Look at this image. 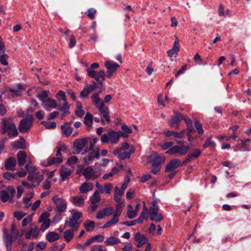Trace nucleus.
Wrapping results in <instances>:
<instances>
[{"instance_id":"1","label":"nucleus","mask_w":251,"mask_h":251,"mask_svg":"<svg viewBox=\"0 0 251 251\" xmlns=\"http://www.w3.org/2000/svg\"><path fill=\"white\" fill-rule=\"evenodd\" d=\"M91 99L98 109L100 113L102 115V117L105 121L109 123L110 121L109 117V110L108 108L105 105L102 99H101L99 96L98 93H94L91 97Z\"/></svg>"},{"instance_id":"2","label":"nucleus","mask_w":251,"mask_h":251,"mask_svg":"<svg viewBox=\"0 0 251 251\" xmlns=\"http://www.w3.org/2000/svg\"><path fill=\"white\" fill-rule=\"evenodd\" d=\"M0 132L4 134L7 133L10 138L16 136L18 131L16 126L11 118H5L1 122V128Z\"/></svg>"},{"instance_id":"3","label":"nucleus","mask_w":251,"mask_h":251,"mask_svg":"<svg viewBox=\"0 0 251 251\" xmlns=\"http://www.w3.org/2000/svg\"><path fill=\"white\" fill-rule=\"evenodd\" d=\"M176 143L179 145H176L170 148L166 153L171 155H173L178 153L180 155H183L185 154L191 148V145H184V142L183 141H176Z\"/></svg>"},{"instance_id":"4","label":"nucleus","mask_w":251,"mask_h":251,"mask_svg":"<svg viewBox=\"0 0 251 251\" xmlns=\"http://www.w3.org/2000/svg\"><path fill=\"white\" fill-rule=\"evenodd\" d=\"M33 121L32 115H28L23 118L20 122L19 130L21 133H24L28 132L31 128Z\"/></svg>"},{"instance_id":"5","label":"nucleus","mask_w":251,"mask_h":251,"mask_svg":"<svg viewBox=\"0 0 251 251\" xmlns=\"http://www.w3.org/2000/svg\"><path fill=\"white\" fill-rule=\"evenodd\" d=\"M16 193L14 188L11 186H8L6 190H2L0 192V199L3 202L8 201L10 203L14 202L13 198Z\"/></svg>"},{"instance_id":"6","label":"nucleus","mask_w":251,"mask_h":251,"mask_svg":"<svg viewBox=\"0 0 251 251\" xmlns=\"http://www.w3.org/2000/svg\"><path fill=\"white\" fill-rule=\"evenodd\" d=\"M87 73L88 75L90 78L95 79L96 81L99 83L100 88H101L102 86V81L105 75V72L103 70H101L99 72H97L94 70L87 68Z\"/></svg>"},{"instance_id":"7","label":"nucleus","mask_w":251,"mask_h":251,"mask_svg":"<svg viewBox=\"0 0 251 251\" xmlns=\"http://www.w3.org/2000/svg\"><path fill=\"white\" fill-rule=\"evenodd\" d=\"M85 156L83 159L84 165H87L90 163L95 158H98L100 157V151L99 149L95 150L85 149Z\"/></svg>"},{"instance_id":"8","label":"nucleus","mask_w":251,"mask_h":251,"mask_svg":"<svg viewBox=\"0 0 251 251\" xmlns=\"http://www.w3.org/2000/svg\"><path fill=\"white\" fill-rule=\"evenodd\" d=\"M82 217V213L81 212H75L69 221L66 220L65 221V227L66 225L68 224L69 226L72 227L75 230H77L80 225V222H78L79 220Z\"/></svg>"},{"instance_id":"9","label":"nucleus","mask_w":251,"mask_h":251,"mask_svg":"<svg viewBox=\"0 0 251 251\" xmlns=\"http://www.w3.org/2000/svg\"><path fill=\"white\" fill-rule=\"evenodd\" d=\"M154 155V158L151 160L152 169L151 172L156 174L161 169V164L163 163L165 160V158L163 156H157L156 152H154L152 154Z\"/></svg>"},{"instance_id":"10","label":"nucleus","mask_w":251,"mask_h":251,"mask_svg":"<svg viewBox=\"0 0 251 251\" xmlns=\"http://www.w3.org/2000/svg\"><path fill=\"white\" fill-rule=\"evenodd\" d=\"M52 199L58 212L62 213L66 211L67 205V201L65 200L59 198L56 195H54Z\"/></svg>"},{"instance_id":"11","label":"nucleus","mask_w":251,"mask_h":251,"mask_svg":"<svg viewBox=\"0 0 251 251\" xmlns=\"http://www.w3.org/2000/svg\"><path fill=\"white\" fill-rule=\"evenodd\" d=\"M82 174L85 179L89 180L95 179L100 175V173L95 172L92 166H89L83 170Z\"/></svg>"},{"instance_id":"12","label":"nucleus","mask_w":251,"mask_h":251,"mask_svg":"<svg viewBox=\"0 0 251 251\" xmlns=\"http://www.w3.org/2000/svg\"><path fill=\"white\" fill-rule=\"evenodd\" d=\"M104 65L107 70V77L109 78L112 77L116 73L118 68L120 67L119 64L111 61H106Z\"/></svg>"},{"instance_id":"13","label":"nucleus","mask_w":251,"mask_h":251,"mask_svg":"<svg viewBox=\"0 0 251 251\" xmlns=\"http://www.w3.org/2000/svg\"><path fill=\"white\" fill-rule=\"evenodd\" d=\"M159 208H150V219L152 221L160 222L163 218L162 215L158 213Z\"/></svg>"},{"instance_id":"14","label":"nucleus","mask_w":251,"mask_h":251,"mask_svg":"<svg viewBox=\"0 0 251 251\" xmlns=\"http://www.w3.org/2000/svg\"><path fill=\"white\" fill-rule=\"evenodd\" d=\"M87 142L85 138L77 139L74 142V147L77 153H79L84 148Z\"/></svg>"},{"instance_id":"15","label":"nucleus","mask_w":251,"mask_h":251,"mask_svg":"<svg viewBox=\"0 0 251 251\" xmlns=\"http://www.w3.org/2000/svg\"><path fill=\"white\" fill-rule=\"evenodd\" d=\"M42 107L47 111H50L52 109H55L57 107L56 101L50 98H49L42 104Z\"/></svg>"},{"instance_id":"16","label":"nucleus","mask_w":251,"mask_h":251,"mask_svg":"<svg viewBox=\"0 0 251 251\" xmlns=\"http://www.w3.org/2000/svg\"><path fill=\"white\" fill-rule=\"evenodd\" d=\"M181 164V162L178 159H175L171 160L166 166L165 169L166 172H171L174 171Z\"/></svg>"},{"instance_id":"17","label":"nucleus","mask_w":251,"mask_h":251,"mask_svg":"<svg viewBox=\"0 0 251 251\" xmlns=\"http://www.w3.org/2000/svg\"><path fill=\"white\" fill-rule=\"evenodd\" d=\"M27 179L32 183H36V185H38L44 179V176L39 173H34L29 174Z\"/></svg>"},{"instance_id":"18","label":"nucleus","mask_w":251,"mask_h":251,"mask_svg":"<svg viewBox=\"0 0 251 251\" xmlns=\"http://www.w3.org/2000/svg\"><path fill=\"white\" fill-rule=\"evenodd\" d=\"M62 162V155L56 156V157H51L48 158L47 163H43L42 165L44 166H50L52 164H59Z\"/></svg>"},{"instance_id":"19","label":"nucleus","mask_w":251,"mask_h":251,"mask_svg":"<svg viewBox=\"0 0 251 251\" xmlns=\"http://www.w3.org/2000/svg\"><path fill=\"white\" fill-rule=\"evenodd\" d=\"M16 160L14 157H9L6 160L4 164V167L7 170L14 171L15 170L16 165Z\"/></svg>"},{"instance_id":"20","label":"nucleus","mask_w":251,"mask_h":251,"mask_svg":"<svg viewBox=\"0 0 251 251\" xmlns=\"http://www.w3.org/2000/svg\"><path fill=\"white\" fill-rule=\"evenodd\" d=\"M27 158L26 154L24 151H19L17 154L18 164L19 167L23 166L25 163Z\"/></svg>"},{"instance_id":"21","label":"nucleus","mask_w":251,"mask_h":251,"mask_svg":"<svg viewBox=\"0 0 251 251\" xmlns=\"http://www.w3.org/2000/svg\"><path fill=\"white\" fill-rule=\"evenodd\" d=\"M60 175L62 181L68 179L72 174V171L70 169L66 167H62L59 171Z\"/></svg>"},{"instance_id":"22","label":"nucleus","mask_w":251,"mask_h":251,"mask_svg":"<svg viewBox=\"0 0 251 251\" xmlns=\"http://www.w3.org/2000/svg\"><path fill=\"white\" fill-rule=\"evenodd\" d=\"M15 240H16V239H14V238L8 233L6 232L4 233L3 240L6 249H12V243Z\"/></svg>"},{"instance_id":"23","label":"nucleus","mask_w":251,"mask_h":251,"mask_svg":"<svg viewBox=\"0 0 251 251\" xmlns=\"http://www.w3.org/2000/svg\"><path fill=\"white\" fill-rule=\"evenodd\" d=\"M94 186L90 182H84L79 187V191L82 194L87 193L88 192L93 190Z\"/></svg>"},{"instance_id":"24","label":"nucleus","mask_w":251,"mask_h":251,"mask_svg":"<svg viewBox=\"0 0 251 251\" xmlns=\"http://www.w3.org/2000/svg\"><path fill=\"white\" fill-rule=\"evenodd\" d=\"M70 123L66 122L61 126L62 133L66 136H69L72 132L73 128L71 126Z\"/></svg>"},{"instance_id":"25","label":"nucleus","mask_w":251,"mask_h":251,"mask_svg":"<svg viewBox=\"0 0 251 251\" xmlns=\"http://www.w3.org/2000/svg\"><path fill=\"white\" fill-rule=\"evenodd\" d=\"M12 146L17 149H24L25 148V141L22 136H20V140L15 141L12 143Z\"/></svg>"},{"instance_id":"26","label":"nucleus","mask_w":251,"mask_h":251,"mask_svg":"<svg viewBox=\"0 0 251 251\" xmlns=\"http://www.w3.org/2000/svg\"><path fill=\"white\" fill-rule=\"evenodd\" d=\"M186 130H183L180 132L178 133L176 131L168 130L164 132V134L166 137H170L174 136L175 137L181 138H183L185 134Z\"/></svg>"},{"instance_id":"27","label":"nucleus","mask_w":251,"mask_h":251,"mask_svg":"<svg viewBox=\"0 0 251 251\" xmlns=\"http://www.w3.org/2000/svg\"><path fill=\"white\" fill-rule=\"evenodd\" d=\"M110 141L112 144H117L119 141V135L117 131L113 130L109 131Z\"/></svg>"},{"instance_id":"28","label":"nucleus","mask_w":251,"mask_h":251,"mask_svg":"<svg viewBox=\"0 0 251 251\" xmlns=\"http://www.w3.org/2000/svg\"><path fill=\"white\" fill-rule=\"evenodd\" d=\"M120 243H121L120 239L113 236L108 237L104 241L105 245L108 246H114Z\"/></svg>"},{"instance_id":"29","label":"nucleus","mask_w":251,"mask_h":251,"mask_svg":"<svg viewBox=\"0 0 251 251\" xmlns=\"http://www.w3.org/2000/svg\"><path fill=\"white\" fill-rule=\"evenodd\" d=\"M46 238L49 242L51 243L59 239V235L57 232L50 231L46 235Z\"/></svg>"},{"instance_id":"30","label":"nucleus","mask_w":251,"mask_h":251,"mask_svg":"<svg viewBox=\"0 0 251 251\" xmlns=\"http://www.w3.org/2000/svg\"><path fill=\"white\" fill-rule=\"evenodd\" d=\"M119 221V217L117 216H115L113 215L112 218L107 221L102 227V228H107L111 227L116 224H117Z\"/></svg>"},{"instance_id":"31","label":"nucleus","mask_w":251,"mask_h":251,"mask_svg":"<svg viewBox=\"0 0 251 251\" xmlns=\"http://www.w3.org/2000/svg\"><path fill=\"white\" fill-rule=\"evenodd\" d=\"M63 236L66 242L70 241L74 236V231L72 229H67L63 233Z\"/></svg>"},{"instance_id":"32","label":"nucleus","mask_w":251,"mask_h":251,"mask_svg":"<svg viewBox=\"0 0 251 251\" xmlns=\"http://www.w3.org/2000/svg\"><path fill=\"white\" fill-rule=\"evenodd\" d=\"M73 203L76 206H81L84 204V199L81 196H75L72 198Z\"/></svg>"},{"instance_id":"33","label":"nucleus","mask_w":251,"mask_h":251,"mask_svg":"<svg viewBox=\"0 0 251 251\" xmlns=\"http://www.w3.org/2000/svg\"><path fill=\"white\" fill-rule=\"evenodd\" d=\"M148 217V209L146 207H144L143 210L142 212L139 217L136 219L137 222L141 224L143 223L144 219Z\"/></svg>"},{"instance_id":"34","label":"nucleus","mask_w":251,"mask_h":251,"mask_svg":"<svg viewBox=\"0 0 251 251\" xmlns=\"http://www.w3.org/2000/svg\"><path fill=\"white\" fill-rule=\"evenodd\" d=\"M33 193H30L28 196L25 197L23 199V202L25 208H29L31 206V200L33 197Z\"/></svg>"},{"instance_id":"35","label":"nucleus","mask_w":251,"mask_h":251,"mask_svg":"<svg viewBox=\"0 0 251 251\" xmlns=\"http://www.w3.org/2000/svg\"><path fill=\"white\" fill-rule=\"evenodd\" d=\"M124 192L122 191H120L118 187H115L114 191V200L116 202H119L121 201V198L123 195Z\"/></svg>"},{"instance_id":"36","label":"nucleus","mask_w":251,"mask_h":251,"mask_svg":"<svg viewBox=\"0 0 251 251\" xmlns=\"http://www.w3.org/2000/svg\"><path fill=\"white\" fill-rule=\"evenodd\" d=\"M134 239L136 241L142 243V244H146L148 241L146 237L144 234H141L139 232L136 233Z\"/></svg>"},{"instance_id":"37","label":"nucleus","mask_w":251,"mask_h":251,"mask_svg":"<svg viewBox=\"0 0 251 251\" xmlns=\"http://www.w3.org/2000/svg\"><path fill=\"white\" fill-rule=\"evenodd\" d=\"M93 123V116L92 114L87 113L84 118V123L88 127L91 126Z\"/></svg>"},{"instance_id":"38","label":"nucleus","mask_w":251,"mask_h":251,"mask_svg":"<svg viewBox=\"0 0 251 251\" xmlns=\"http://www.w3.org/2000/svg\"><path fill=\"white\" fill-rule=\"evenodd\" d=\"M84 226L87 231H91L95 226V223L92 221H88L84 223Z\"/></svg>"},{"instance_id":"39","label":"nucleus","mask_w":251,"mask_h":251,"mask_svg":"<svg viewBox=\"0 0 251 251\" xmlns=\"http://www.w3.org/2000/svg\"><path fill=\"white\" fill-rule=\"evenodd\" d=\"M101 197L99 191H96L93 194L92 198L90 199L91 202L92 204H95L99 202L100 200Z\"/></svg>"},{"instance_id":"40","label":"nucleus","mask_w":251,"mask_h":251,"mask_svg":"<svg viewBox=\"0 0 251 251\" xmlns=\"http://www.w3.org/2000/svg\"><path fill=\"white\" fill-rule=\"evenodd\" d=\"M10 235H12L14 239H17L19 235V231L17 229L15 224L13 223L11 225L10 230Z\"/></svg>"},{"instance_id":"41","label":"nucleus","mask_w":251,"mask_h":251,"mask_svg":"<svg viewBox=\"0 0 251 251\" xmlns=\"http://www.w3.org/2000/svg\"><path fill=\"white\" fill-rule=\"evenodd\" d=\"M230 129H232L233 130V134L232 136H228L226 137V141L229 140L231 138H232L234 140L236 141L237 138V136L236 134L235 131L239 128L238 126H231L229 128Z\"/></svg>"},{"instance_id":"42","label":"nucleus","mask_w":251,"mask_h":251,"mask_svg":"<svg viewBox=\"0 0 251 251\" xmlns=\"http://www.w3.org/2000/svg\"><path fill=\"white\" fill-rule=\"evenodd\" d=\"M128 210L127 212V216L128 218L131 219L135 218L137 216L136 212L135 211L131 205H128L127 206Z\"/></svg>"},{"instance_id":"43","label":"nucleus","mask_w":251,"mask_h":251,"mask_svg":"<svg viewBox=\"0 0 251 251\" xmlns=\"http://www.w3.org/2000/svg\"><path fill=\"white\" fill-rule=\"evenodd\" d=\"M37 97L42 101V103H44L49 98L48 97V92L44 91L41 93L38 94Z\"/></svg>"},{"instance_id":"44","label":"nucleus","mask_w":251,"mask_h":251,"mask_svg":"<svg viewBox=\"0 0 251 251\" xmlns=\"http://www.w3.org/2000/svg\"><path fill=\"white\" fill-rule=\"evenodd\" d=\"M134 152L133 151H132L131 150L129 151H125L122 153H121L120 154L118 155V158L121 160H124L126 158H129L131 153H133Z\"/></svg>"},{"instance_id":"45","label":"nucleus","mask_w":251,"mask_h":251,"mask_svg":"<svg viewBox=\"0 0 251 251\" xmlns=\"http://www.w3.org/2000/svg\"><path fill=\"white\" fill-rule=\"evenodd\" d=\"M41 124L44 125L47 129L54 128L56 126V124L54 122H49L46 121H42Z\"/></svg>"},{"instance_id":"46","label":"nucleus","mask_w":251,"mask_h":251,"mask_svg":"<svg viewBox=\"0 0 251 251\" xmlns=\"http://www.w3.org/2000/svg\"><path fill=\"white\" fill-rule=\"evenodd\" d=\"M85 87L90 93L95 90V89H96L97 88L100 89L99 83H98V84L96 83L95 81H93L92 84L88 85Z\"/></svg>"},{"instance_id":"47","label":"nucleus","mask_w":251,"mask_h":251,"mask_svg":"<svg viewBox=\"0 0 251 251\" xmlns=\"http://www.w3.org/2000/svg\"><path fill=\"white\" fill-rule=\"evenodd\" d=\"M180 120V118L179 116H175L169 121V124L171 127H174L175 125L177 124Z\"/></svg>"},{"instance_id":"48","label":"nucleus","mask_w":251,"mask_h":251,"mask_svg":"<svg viewBox=\"0 0 251 251\" xmlns=\"http://www.w3.org/2000/svg\"><path fill=\"white\" fill-rule=\"evenodd\" d=\"M50 216V213L48 212L45 211L43 212L40 216L38 222L41 223L45 221H50L48 219Z\"/></svg>"},{"instance_id":"49","label":"nucleus","mask_w":251,"mask_h":251,"mask_svg":"<svg viewBox=\"0 0 251 251\" xmlns=\"http://www.w3.org/2000/svg\"><path fill=\"white\" fill-rule=\"evenodd\" d=\"M194 126L199 134H202L204 133V130L202 128V125L199 121H196Z\"/></svg>"},{"instance_id":"50","label":"nucleus","mask_w":251,"mask_h":251,"mask_svg":"<svg viewBox=\"0 0 251 251\" xmlns=\"http://www.w3.org/2000/svg\"><path fill=\"white\" fill-rule=\"evenodd\" d=\"M201 154V151L198 149H193L189 154L193 158H198Z\"/></svg>"},{"instance_id":"51","label":"nucleus","mask_w":251,"mask_h":251,"mask_svg":"<svg viewBox=\"0 0 251 251\" xmlns=\"http://www.w3.org/2000/svg\"><path fill=\"white\" fill-rule=\"evenodd\" d=\"M69 108H70V105L68 104V102L67 101H64V103L63 104L62 106L59 108V110L60 111H62L64 113H69Z\"/></svg>"},{"instance_id":"52","label":"nucleus","mask_w":251,"mask_h":251,"mask_svg":"<svg viewBox=\"0 0 251 251\" xmlns=\"http://www.w3.org/2000/svg\"><path fill=\"white\" fill-rule=\"evenodd\" d=\"M215 146V143L212 140V137H209L205 143L203 145V147L204 148H206L208 147H214Z\"/></svg>"},{"instance_id":"53","label":"nucleus","mask_w":251,"mask_h":251,"mask_svg":"<svg viewBox=\"0 0 251 251\" xmlns=\"http://www.w3.org/2000/svg\"><path fill=\"white\" fill-rule=\"evenodd\" d=\"M33 238H36L39 235V229L38 227L34 226L29 229Z\"/></svg>"},{"instance_id":"54","label":"nucleus","mask_w":251,"mask_h":251,"mask_svg":"<svg viewBox=\"0 0 251 251\" xmlns=\"http://www.w3.org/2000/svg\"><path fill=\"white\" fill-rule=\"evenodd\" d=\"M42 224L40 228V230L44 232L50 226V221H45L41 222Z\"/></svg>"},{"instance_id":"55","label":"nucleus","mask_w":251,"mask_h":251,"mask_svg":"<svg viewBox=\"0 0 251 251\" xmlns=\"http://www.w3.org/2000/svg\"><path fill=\"white\" fill-rule=\"evenodd\" d=\"M56 98L58 100H62L64 102L67 101L65 93L63 91H60L56 95Z\"/></svg>"},{"instance_id":"56","label":"nucleus","mask_w":251,"mask_h":251,"mask_svg":"<svg viewBox=\"0 0 251 251\" xmlns=\"http://www.w3.org/2000/svg\"><path fill=\"white\" fill-rule=\"evenodd\" d=\"M103 211L105 216H109L113 214L114 209L112 207H106L103 209Z\"/></svg>"},{"instance_id":"57","label":"nucleus","mask_w":251,"mask_h":251,"mask_svg":"<svg viewBox=\"0 0 251 251\" xmlns=\"http://www.w3.org/2000/svg\"><path fill=\"white\" fill-rule=\"evenodd\" d=\"M122 212V203L118 204L116 207L115 211L114 212V215L117 216L119 217Z\"/></svg>"},{"instance_id":"58","label":"nucleus","mask_w":251,"mask_h":251,"mask_svg":"<svg viewBox=\"0 0 251 251\" xmlns=\"http://www.w3.org/2000/svg\"><path fill=\"white\" fill-rule=\"evenodd\" d=\"M91 251H107L106 249H103L100 245H95L91 247Z\"/></svg>"},{"instance_id":"59","label":"nucleus","mask_w":251,"mask_h":251,"mask_svg":"<svg viewBox=\"0 0 251 251\" xmlns=\"http://www.w3.org/2000/svg\"><path fill=\"white\" fill-rule=\"evenodd\" d=\"M78 161V158L75 156L69 157L67 160V164L71 166L75 164Z\"/></svg>"},{"instance_id":"60","label":"nucleus","mask_w":251,"mask_h":251,"mask_svg":"<svg viewBox=\"0 0 251 251\" xmlns=\"http://www.w3.org/2000/svg\"><path fill=\"white\" fill-rule=\"evenodd\" d=\"M8 58V56L6 54H2L0 57V62L2 65H7L8 62L7 59Z\"/></svg>"},{"instance_id":"61","label":"nucleus","mask_w":251,"mask_h":251,"mask_svg":"<svg viewBox=\"0 0 251 251\" xmlns=\"http://www.w3.org/2000/svg\"><path fill=\"white\" fill-rule=\"evenodd\" d=\"M100 140L103 144L107 143L109 141H110L109 132L107 134H103L100 137Z\"/></svg>"},{"instance_id":"62","label":"nucleus","mask_w":251,"mask_h":251,"mask_svg":"<svg viewBox=\"0 0 251 251\" xmlns=\"http://www.w3.org/2000/svg\"><path fill=\"white\" fill-rule=\"evenodd\" d=\"M174 143L173 142H166L164 143L161 145V148L163 150H166L170 148H172L174 145Z\"/></svg>"},{"instance_id":"63","label":"nucleus","mask_w":251,"mask_h":251,"mask_svg":"<svg viewBox=\"0 0 251 251\" xmlns=\"http://www.w3.org/2000/svg\"><path fill=\"white\" fill-rule=\"evenodd\" d=\"M25 215V214L23 211H17L14 213V217L18 221L21 220Z\"/></svg>"},{"instance_id":"64","label":"nucleus","mask_w":251,"mask_h":251,"mask_svg":"<svg viewBox=\"0 0 251 251\" xmlns=\"http://www.w3.org/2000/svg\"><path fill=\"white\" fill-rule=\"evenodd\" d=\"M25 169L29 174H33L35 171L36 168L34 166L30 165L29 164H26L25 166Z\"/></svg>"}]
</instances>
